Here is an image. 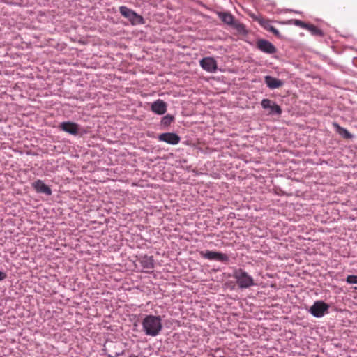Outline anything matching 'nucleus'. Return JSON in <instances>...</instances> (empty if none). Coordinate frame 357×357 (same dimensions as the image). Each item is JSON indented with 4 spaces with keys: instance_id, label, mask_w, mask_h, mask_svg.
Wrapping results in <instances>:
<instances>
[{
    "instance_id": "obj_1",
    "label": "nucleus",
    "mask_w": 357,
    "mask_h": 357,
    "mask_svg": "<svg viewBox=\"0 0 357 357\" xmlns=\"http://www.w3.org/2000/svg\"><path fill=\"white\" fill-rule=\"evenodd\" d=\"M142 330L149 336L155 337L162 328V318L159 315H146L142 321Z\"/></svg>"
},
{
    "instance_id": "obj_2",
    "label": "nucleus",
    "mask_w": 357,
    "mask_h": 357,
    "mask_svg": "<svg viewBox=\"0 0 357 357\" xmlns=\"http://www.w3.org/2000/svg\"><path fill=\"white\" fill-rule=\"evenodd\" d=\"M232 276L236 280L238 287L241 289H248L255 285L253 278L242 268L234 269Z\"/></svg>"
},
{
    "instance_id": "obj_3",
    "label": "nucleus",
    "mask_w": 357,
    "mask_h": 357,
    "mask_svg": "<svg viewBox=\"0 0 357 357\" xmlns=\"http://www.w3.org/2000/svg\"><path fill=\"white\" fill-rule=\"evenodd\" d=\"M119 13L125 18L128 19L132 25L135 26L144 24V20L142 15L125 6L119 7Z\"/></svg>"
},
{
    "instance_id": "obj_4",
    "label": "nucleus",
    "mask_w": 357,
    "mask_h": 357,
    "mask_svg": "<svg viewBox=\"0 0 357 357\" xmlns=\"http://www.w3.org/2000/svg\"><path fill=\"white\" fill-rule=\"evenodd\" d=\"M200 256L208 260H214L227 264L229 257L227 255L216 251L203 250L199 252Z\"/></svg>"
},
{
    "instance_id": "obj_5",
    "label": "nucleus",
    "mask_w": 357,
    "mask_h": 357,
    "mask_svg": "<svg viewBox=\"0 0 357 357\" xmlns=\"http://www.w3.org/2000/svg\"><path fill=\"white\" fill-rule=\"evenodd\" d=\"M329 305L322 301H317L309 309V312L314 317L321 318L328 312Z\"/></svg>"
},
{
    "instance_id": "obj_6",
    "label": "nucleus",
    "mask_w": 357,
    "mask_h": 357,
    "mask_svg": "<svg viewBox=\"0 0 357 357\" xmlns=\"http://www.w3.org/2000/svg\"><path fill=\"white\" fill-rule=\"evenodd\" d=\"M261 105L264 109L268 110V115L280 116L282 112L281 107L275 102L268 98H264L261 102Z\"/></svg>"
},
{
    "instance_id": "obj_7",
    "label": "nucleus",
    "mask_w": 357,
    "mask_h": 357,
    "mask_svg": "<svg viewBox=\"0 0 357 357\" xmlns=\"http://www.w3.org/2000/svg\"><path fill=\"white\" fill-rule=\"evenodd\" d=\"M59 128L62 131L75 136L79 135L80 130V127L77 123L71 121L60 123Z\"/></svg>"
},
{
    "instance_id": "obj_8",
    "label": "nucleus",
    "mask_w": 357,
    "mask_h": 357,
    "mask_svg": "<svg viewBox=\"0 0 357 357\" xmlns=\"http://www.w3.org/2000/svg\"><path fill=\"white\" fill-rule=\"evenodd\" d=\"M257 47L262 52L266 54H274L277 52L276 47L268 40L259 39L257 41Z\"/></svg>"
},
{
    "instance_id": "obj_9",
    "label": "nucleus",
    "mask_w": 357,
    "mask_h": 357,
    "mask_svg": "<svg viewBox=\"0 0 357 357\" xmlns=\"http://www.w3.org/2000/svg\"><path fill=\"white\" fill-rule=\"evenodd\" d=\"M158 139L160 142H165L172 145L178 144L181 140V137L174 132L162 133L158 135Z\"/></svg>"
},
{
    "instance_id": "obj_10",
    "label": "nucleus",
    "mask_w": 357,
    "mask_h": 357,
    "mask_svg": "<svg viewBox=\"0 0 357 357\" xmlns=\"http://www.w3.org/2000/svg\"><path fill=\"white\" fill-rule=\"evenodd\" d=\"M201 67L208 73H215L217 70L216 61L212 57H205L199 61Z\"/></svg>"
},
{
    "instance_id": "obj_11",
    "label": "nucleus",
    "mask_w": 357,
    "mask_h": 357,
    "mask_svg": "<svg viewBox=\"0 0 357 357\" xmlns=\"http://www.w3.org/2000/svg\"><path fill=\"white\" fill-rule=\"evenodd\" d=\"M167 109V103L162 100L158 99L151 103V111L158 115H162L166 113Z\"/></svg>"
},
{
    "instance_id": "obj_12",
    "label": "nucleus",
    "mask_w": 357,
    "mask_h": 357,
    "mask_svg": "<svg viewBox=\"0 0 357 357\" xmlns=\"http://www.w3.org/2000/svg\"><path fill=\"white\" fill-rule=\"evenodd\" d=\"M32 187L38 193L45 194L46 195H52L51 188L45 184L44 182L40 179H38L33 182L32 183Z\"/></svg>"
},
{
    "instance_id": "obj_13",
    "label": "nucleus",
    "mask_w": 357,
    "mask_h": 357,
    "mask_svg": "<svg viewBox=\"0 0 357 357\" xmlns=\"http://www.w3.org/2000/svg\"><path fill=\"white\" fill-rule=\"evenodd\" d=\"M264 82L270 89H276L284 85V82L281 79L273 77L271 75L264 77Z\"/></svg>"
},
{
    "instance_id": "obj_14",
    "label": "nucleus",
    "mask_w": 357,
    "mask_h": 357,
    "mask_svg": "<svg viewBox=\"0 0 357 357\" xmlns=\"http://www.w3.org/2000/svg\"><path fill=\"white\" fill-rule=\"evenodd\" d=\"M218 17L225 24L231 26L235 22L234 17L228 12H218Z\"/></svg>"
},
{
    "instance_id": "obj_15",
    "label": "nucleus",
    "mask_w": 357,
    "mask_h": 357,
    "mask_svg": "<svg viewBox=\"0 0 357 357\" xmlns=\"http://www.w3.org/2000/svg\"><path fill=\"white\" fill-rule=\"evenodd\" d=\"M333 126L335 128L336 132L343 138L347 139L353 138V135L346 128L341 127L337 123H334Z\"/></svg>"
},
{
    "instance_id": "obj_16",
    "label": "nucleus",
    "mask_w": 357,
    "mask_h": 357,
    "mask_svg": "<svg viewBox=\"0 0 357 357\" xmlns=\"http://www.w3.org/2000/svg\"><path fill=\"white\" fill-rule=\"evenodd\" d=\"M140 264L144 268L151 269L154 267L153 257L144 256L140 259Z\"/></svg>"
},
{
    "instance_id": "obj_17",
    "label": "nucleus",
    "mask_w": 357,
    "mask_h": 357,
    "mask_svg": "<svg viewBox=\"0 0 357 357\" xmlns=\"http://www.w3.org/2000/svg\"><path fill=\"white\" fill-rule=\"evenodd\" d=\"M231 26L236 31V32L241 36H246L248 31L245 26L239 22H234Z\"/></svg>"
},
{
    "instance_id": "obj_18",
    "label": "nucleus",
    "mask_w": 357,
    "mask_h": 357,
    "mask_svg": "<svg viewBox=\"0 0 357 357\" xmlns=\"http://www.w3.org/2000/svg\"><path fill=\"white\" fill-rule=\"evenodd\" d=\"M174 120V116L171 114H167L164 116L160 121V126L164 128H167Z\"/></svg>"
},
{
    "instance_id": "obj_19",
    "label": "nucleus",
    "mask_w": 357,
    "mask_h": 357,
    "mask_svg": "<svg viewBox=\"0 0 357 357\" xmlns=\"http://www.w3.org/2000/svg\"><path fill=\"white\" fill-rule=\"evenodd\" d=\"M260 24L266 29H267L268 31H269L270 32H271L272 33H273L275 36H280V32L279 31L275 28L273 26H272L271 24H270L268 22H264L263 20L260 21Z\"/></svg>"
},
{
    "instance_id": "obj_20",
    "label": "nucleus",
    "mask_w": 357,
    "mask_h": 357,
    "mask_svg": "<svg viewBox=\"0 0 357 357\" xmlns=\"http://www.w3.org/2000/svg\"><path fill=\"white\" fill-rule=\"evenodd\" d=\"M306 29L310 31L313 36H323L324 35L322 31L313 24H307Z\"/></svg>"
},
{
    "instance_id": "obj_21",
    "label": "nucleus",
    "mask_w": 357,
    "mask_h": 357,
    "mask_svg": "<svg viewBox=\"0 0 357 357\" xmlns=\"http://www.w3.org/2000/svg\"><path fill=\"white\" fill-rule=\"evenodd\" d=\"M293 24L297 26L306 29L307 24L300 20H292Z\"/></svg>"
},
{
    "instance_id": "obj_22",
    "label": "nucleus",
    "mask_w": 357,
    "mask_h": 357,
    "mask_svg": "<svg viewBox=\"0 0 357 357\" xmlns=\"http://www.w3.org/2000/svg\"><path fill=\"white\" fill-rule=\"evenodd\" d=\"M346 281L349 284H357V275H348L347 277Z\"/></svg>"
},
{
    "instance_id": "obj_23",
    "label": "nucleus",
    "mask_w": 357,
    "mask_h": 357,
    "mask_svg": "<svg viewBox=\"0 0 357 357\" xmlns=\"http://www.w3.org/2000/svg\"><path fill=\"white\" fill-rule=\"evenodd\" d=\"M124 354V351L116 352L114 354H108V357H119L120 356H122Z\"/></svg>"
},
{
    "instance_id": "obj_24",
    "label": "nucleus",
    "mask_w": 357,
    "mask_h": 357,
    "mask_svg": "<svg viewBox=\"0 0 357 357\" xmlns=\"http://www.w3.org/2000/svg\"><path fill=\"white\" fill-rule=\"evenodd\" d=\"M6 278V273L3 271L0 270V282L4 280Z\"/></svg>"
},
{
    "instance_id": "obj_25",
    "label": "nucleus",
    "mask_w": 357,
    "mask_h": 357,
    "mask_svg": "<svg viewBox=\"0 0 357 357\" xmlns=\"http://www.w3.org/2000/svg\"><path fill=\"white\" fill-rule=\"evenodd\" d=\"M129 357H137V356L136 355H135V354H131V355L129 356Z\"/></svg>"
}]
</instances>
